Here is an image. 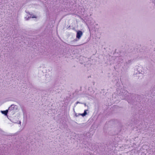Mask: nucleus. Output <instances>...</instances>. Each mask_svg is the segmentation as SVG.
I'll return each instance as SVG.
<instances>
[{"label":"nucleus","instance_id":"f8f14e48","mask_svg":"<svg viewBox=\"0 0 155 155\" xmlns=\"http://www.w3.org/2000/svg\"><path fill=\"white\" fill-rule=\"evenodd\" d=\"M82 104H84L85 106H86V103H83Z\"/></svg>","mask_w":155,"mask_h":155},{"label":"nucleus","instance_id":"6e6552de","mask_svg":"<svg viewBox=\"0 0 155 155\" xmlns=\"http://www.w3.org/2000/svg\"><path fill=\"white\" fill-rule=\"evenodd\" d=\"M109 49L110 51H109V52L110 53H112L113 50V48L112 47H111L110 48H109Z\"/></svg>","mask_w":155,"mask_h":155},{"label":"nucleus","instance_id":"39448f33","mask_svg":"<svg viewBox=\"0 0 155 155\" xmlns=\"http://www.w3.org/2000/svg\"><path fill=\"white\" fill-rule=\"evenodd\" d=\"M132 61L133 60L132 59L129 60L126 62V64L127 65L130 64L132 63Z\"/></svg>","mask_w":155,"mask_h":155},{"label":"nucleus","instance_id":"f257e3e1","mask_svg":"<svg viewBox=\"0 0 155 155\" xmlns=\"http://www.w3.org/2000/svg\"><path fill=\"white\" fill-rule=\"evenodd\" d=\"M144 69L141 66H137L135 69L133 76L135 77H142L144 74Z\"/></svg>","mask_w":155,"mask_h":155},{"label":"nucleus","instance_id":"ddd939ff","mask_svg":"<svg viewBox=\"0 0 155 155\" xmlns=\"http://www.w3.org/2000/svg\"><path fill=\"white\" fill-rule=\"evenodd\" d=\"M2 0H0V3H2Z\"/></svg>","mask_w":155,"mask_h":155},{"label":"nucleus","instance_id":"0eeeda50","mask_svg":"<svg viewBox=\"0 0 155 155\" xmlns=\"http://www.w3.org/2000/svg\"><path fill=\"white\" fill-rule=\"evenodd\" d=\"M30 18H36V17L34 15H33L32 16H31L30 17H28V18H27L26 17H25V18L26 20H28V19H29Z\"/></svg>","mask_w":155,"mask_h":155},{"label":"nucleus","instance_id":"7ed1b4c3","mask_svg":"<svg viewBox=\"0 0 155 155\" xmlns=\"http://www.w3.org/2000/svg\"><path fill=\"white\" fill-rule=\"evenodd\" d=\"M82 35L83 33L82 31H77L76 38L78 39H79Z\"/></svg>","mask_w":155,"mask_h":155},{"label":"nucleus","instance_id":"9b49d317","mask_svg":"<svg viewBox=\"0 0 155 155\" xmlns=\"http://www.w3.org/2000/svg\"><path fill=\"white\" fill-rule=\"evenodd\" d=\"M153 2L154 3V5L155 6V0H152Z\"/></svg>","mask_w":155,"mask_h":155},{"label":"nucleus","instance_id":"423d86ee","mask_svg":"<svg viewBox=\"0 0 155 155\" xmlns=\"http://www.w3.org/2000/svg\"><path fill=\"white\" fill-rule=\"evenodd\" d=\"M86 111H87V110H84V112L82 114H79L82 116H85L87 114Z\"/></svg>","mask_w":155,"mask_h":155},{"label":"nucleus","instance_id":"1a4fd4ad","mask_svg":"<svg viewBox=\"0 0 155 155\" xmlns=\"http://www.w3.org/2000/svg\"><path fill=\"white\" fill-rule=\"evenodd\" d=\"M126 68V70H127L128 69V67L127 66H126L125 65H124L123 67V68L124 69V68Z\"/></svg>","mask_w":155,"mask_h":155},{"label":"nucleus","instance_id":"20e7f679","mask_svg":"<svg viewBox=\"0 0 155 155\" xmlns=\"http://www.w3.org/2000/svg\"><path fill=\"white\" fill-rule=\"evenodd\" d=\"M8 111V110H5L1 111L2 113L5 115H7Z\"/></svg>","mask_w":155,"mask_h":155},{"label":"nucleus","instance_id":"f03ea898","mask_svg":"<svg viewBox=\"0 0 155 155\" xmlns=\"http://www.w3.org/2000/svg\"><path fill=\"white\" fill-rule=\"evenodd\" d=\"M18 109V106L14 104L11 105L8 108V110H17Z\"/></svg>","mask_w":155,"mask_h":155},{"label":"nucleus","instance_id":"4468645a","mask_svg":"<svg viewBox=\"0 0 155 155\" xmlns=\"http://www.w3.org/2000/svg\"><path fill=\"white\" fill-rule=\"evenodd\" d=\"M19 123L20 124H21V122H20Z\"/></svg>","mask_w":155,"mask_h":155},{"label":"nucleus","instance_id":"9d476101","mask_svg":"<svg viewBox=\"0 0 155 155\" xmlns=\"http://www.w3.org/2000/svg\"><path fill=\"white\" fill-rule=\"evenodd\" d=\"M82 104L83 103H81L80 102H79V101H77V102L76 103H75V106L77 105V104Z\"/></svg>","mask_w":155,"mask_h":155}]
</instances>
